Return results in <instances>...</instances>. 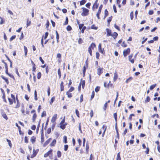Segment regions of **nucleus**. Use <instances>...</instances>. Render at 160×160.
Wrapping results in <instances>:
<instances>
[{
	"mask_svg": "<svg viewBox=\"0 0 160 160\" xmlns=\"http://www.w3.org/2000/svg\"><path fill=\"white\" fill-rule=\"evenodd\" d=\"M55 98L54 97H52L51 100V101H50V103L51 104L55 100Z\"/></svg>",
	"mask_w": 160,
	"mask_h": 160,
	"instance_id": "nucleus-37",
	"label": "nucleus"
},
{
	"mask_svg": "<svg viewBox=\"0 0 160 160\" xmlns=\"http://www.w3.org/2000/svg\"><path fill=\"white\" fill-rule=\"evenodd\" d=\"M113 8L114 12L115 13H116L117 12V10H116V6H115V5H113Z\"/></svg>",
	"mask_w": 160,
	"mask_h": 160,
	"instance_id": "nucleus-56",
	"label": "nucleus"
},
{
	"mask_svg": "<svg viewBox=\"0 0 160 160\" xmlns=\"http://www.w3.org/2000/svg\"><path fill=\"white\" fill-rule=\"evenodd\" d=\"M57 156L58 158H60L61 156V153L60 151H58L57 152Z\"/></svg>",
	"mask_w": 160,
	"mask_h": 160,
	"instance_id": "nucleus-24",
	"label": "nucleus"
},
{
	"mask_svg": "<svg viewBox=\"0 0 160 160\" xmlns=\"http://www.w3.org/2000/svg\"><path fill=\"white\" fill-rule=\"evenodd\" d=\"M150 98L148 96H147V98L145 100V102H148L150 101Z\"/></svg>",
	"mask_w": 160,
	"mask_h": 160,
	"instance_id": "nucleus-45",
	"label": "nucleus"
},
{
	"mask_svg": "<svg viewBox=\"0 0 160 160\" xmlns=\"http://www.w3.org/2000/svg\"><path fill=\"white\" fill-rule=\"evenodd\" d=\"M153 13V12L152 10H149L148 12V14L149 15H152Z\"/></svg>",
	"mask_w": 160,
	"mask_h": 160,
	"instance_id": "nucleus-64",
	"label": "nucleus"
},
{
	"mask_svg": "<svg viewBox=\"0 0 160 160\" xmlns=\"http://www.w3.org/2000/svg\"><path fill=\"white\" fill-rule=\"evenodd\" d=\"M83 100V95L82 94L80 96V102H81Z\"/></svg>",
	"mask_w": 160,
	"mask_h": 160,
	"instance_id": "nucleus-55",
	"label": "nucleus"
},
{
	"mask_svg": "<svg viewBox=\"0 0 160 160\" xmlns=\"http://www.w3.org/2000/svg\"><path fill=\"white\" fill-rule=\"evenodd\" d=\"M58 74L59 77V78H60L61 77V73L60 69V68L58 69Z\"/></svg>",
	"mask_w": 160,
	"mask_h": 160,
	"instance_id": "nucleus-31",
	"label": "nucleus"
},
{
	"mask_svg": "<svg viewBox=\"0 0 160 160\" xmlns=\"http://www.w3.org/2000/svg\"><path fill=\"white\" fill-rule=\"evenodd\" d=\"M82 9L83 12L81 15L83 16H87L88 14L89 10L85 8H82Z\"/></svg>",
	"mask_w": 160,
	"mask_h": 160,
	"instance_id": "nucleus-1",
	"label": "nucleus"
},
{
	"mask_svg": "<svg viewBox=\"0 0 160 160\" xmlns=\"http://www.w3.org/2000/svg\"><path fill=\"white\" fill-rule=\"evenodd\" d=\"M48 32H45V34L44 36H43L42 37L44 38V39H46V38H47L48 36Z\"/></svg>",
	"mask_w": 160,
	"mask_h": 160,
	"instance_id": "nucleus-29",
	"label": "nucleus"
},
{
	"mask_svg": "<svg viewBox=\"0 0 160 160\" xmlns=\"http://www.w3.org/2000/svg\"><path fill=\"white\" fill-rule=\"evenodd\" d=\"M24 139H25V142L26 143H28V139L27 137L26 136H25V137Z\"/></svg>",
	"mask_w": 160,
	"mask_h": 160,
	"instance_id": "nucleus-58",
	"label": "nucleus"
},
{
	"mask_svg": "<svg viewBox=\"0 0 160 160\" xmlns=\"http://www.w3.org/2000/svg\"><path fill=\"white\" fill-rule=\"evenodd\" d=\"M15 38H16V36L15 35L12 36L10 38V41H12Z\"/></svg>",
	"mask_w": 160,
	"mask_h": 160,
	"instance_id": "nucleus-49",
	"label": "nucleus"
},
{
	"mask_svg": "<svg viewBox=\"0 0 160 160\" xmlns=\"http://www.w3.org/2000/svg\"><path fill=\"white\" fill-rule=\"evenodd\" d=\"M61 57V54L60 53H58L57 55V58H60Z\"/></svg>",
	"mask_w": 160,
	"mask_h": 160,
	"instance_id": "nucleus-63",
	"label": "nucleus"
},
{
	"mask_svg": "<svg viewBox=\"0 0 160 160\" xmlns=\"http://www.w3.org/2000/svg\"><path fill=\"white\" fill-rule=\"evenodd\" d=\"M56 39L57 43H58L59 42V35L58 33V32L57 31H56Z\"/></svg>",
	"mask_w": 160,
	"mask_h": 160,
	"instance_id": "nucleus-21",
	"label": "nucleus"
},
{
	"mask_svg": "<svg viewBox=\"0 0 160 160\" xmlns=\"http://www.w3.org/2000/svg\"><path fill=\"white\" fill-rule=\"evenodd\" d=\"M113 117L115 119L116 122V123H117V114L116 113H114Z\"/></svg>",
	"mask_w": 160,
	"mask_h": 160,
	"instance_id": "nucleus-27",
	"label": "nucleus"
},
{
	"mask_svg": "<svg viewBox=\"0 0 160 160\" xmlns=\"http://www.w3.org/2000/svg\"><path fill=\"white\" fill-rule=\"evenodd\" d=\"M64 86H63V82L62 81L60 84V89L61 91H63L64 90Z\"/></svg>",
	"mask_w": 160,
	"mask_h": 160,
	"instance_id": "nucleus-13",
	"label": "nucleus"
},
{
	"mask_svg": "<svg viewBox=\"0 0 160 160\" xmlns=\"http://www.w3.org/2000/svg\"><path fill=\"white\" fill-rule=\"evenodd\" d=\"M98 2V0H97L96 1L95 3H94L93 6V8H95L96 9L98 7V5L97 4Z\"/></svg>",
	"mask_w": 160,
	"mask_h": 160,
	"instance_id": "nucleus-16",
	"label": "nucleus"
},
{
	"mask_svg": "<svg viewBox=\"0 0 160 160\" xmlns=\"http://www.w3.org/2000/svg\"><path fill=\"white\" fill-rule=\"evenodd\" d=\"M100 87L98 86L96 87V88L95 89V91L96 92H98L99 91L100 89Z\"/></svg>",
	"mask_w": 160,
	"mask_h": 160,
	"instance_id": "nucleus-46",
	"label": "nucleus"
},
{
	"mask_svg": "<svg viewBox=\"0 0 160 160\" xmlns=\"http://www.w3.org/2000/svg\"><path fill=\"white\" fill-rule=\"evenodd\" d=\"M71 29L72 28L69 25H68L67 28V29L68 31H70L71 30Z\"/></svg>",
	"mask_w": 160,
	"mask_h": 160,
	"instance_id": "nucleus-54",
	"label": "nucleus"
},
{
	"mask_svg": "<svg viewBox=\"0 0 160 160\" xmlns=\"http://www.w3.org/2000/svg\"><path fill=\"white\" fill-rule=\"evenodd\" d=\"M99 54L98 52H97L96 53V58L97 59L99 58Z\"/></svg>",
	"mask_w": 160,
	"mask_h": 160,
	"instance_id": "nucleus-60",
	"label": "nucleus"
},
{
	"mask_svg": "<svg viewBox=\"0 0 160 160\" xmlns=\"http://www.w3.org/2000/svg\"><path fill=\"white\" fill-rule=\"evenodd\" d=\"M63 142L65 143H67V137L66 136L63 137Z\"/></svg>",
	"mask_w": 160,
	"mask_h": 160,
	"instance_id": "nucleus-34",
	"label": "nucleus"
},
{
	"mask_svg": "<svg viewBox=\"0 0 160 160\" xmlns=\"http://www.w3.org/2000/svg\"><path fill=\"white\" fill-rule=\"evenodd\" d=\"M130 52V49L129 48H127L126 50H125L123 52V54L124 56L125 57L128 55Z\"/></svg>",
	"mask_w": 160,
	"mask_h": 160,
	"instance_id": "nucleus-3",
	"label": "nucleus"
},
{
	"mask_svg": "<svg viewBox=\"0 0 160 160\" xmlns=\"http://www.w3.org/2000/svg\"><path fill=\"white\" fill-rule=\"evenodd\" d=\"M56 142V141L55 139H54L53 140L51 143L50 144V145L51 146H54Z\"/></svg>",
	"mask_w": 160,
	"mask_h": 160,
	"instance_id": "nucleus-15",
	"label": "nucleus"
},
{
	"mask_svg": "<svg viewBox=\"0 0 160 160\" xmlns=\"http://www.w3.org/2000/svg\"><path fill=\"white\" fill-rule=\"evenodd\" d=\"M94 91H93L92 93V95L91 97V99L92 100L94 98Z\"/></svg>",
	"mask_w": 160,
	"mask_h": 160,
	"instance_id": "nucleus-43",
	"label": "nucleus"
},
{
	"mask_svg": "<svg viewBox=\"0 0 160 160\" xmlns=\"http://www.w3.org/2000/svg\"><path fill=\"white\" fill-rule=\"evenodd\" d=\"M74 88L73 87H71L68 91V92H72L74 90Z\"/></svg>",
	"mask_w": 160,
	"mask_h": 160,
	"instance_id": "nucleus-51",
	"label": "nucleus"
},
{
	"mask_svg": "<svg viewBox=\"0 0 160 160\" xmlns=\"http://www.w3.org/2000/svg\"><path fill=\"white\" fill-rule=\"evenodd\" d=\"M132 54H131L128 57V59L129 61L132 63H134V60L133 59H131L132 58Z\"/></svg>",
	"mask_w": 160,
	"mask_h": 160,
	"instance_id": "nucleus-9",
	"label": "nucleus"
},
{
	"mask_svg": "<svg viewBox=\"0 0 160 160\" xmlns=\"http://www.w3.org/2000/svg\"><path fill=\"white\" fill-rule=\"evenodd\" d=\"M98 50L100 52L102 53H103V52H104V49L102 48L101 47V44L99 43L98 47Z\"/></svg>",
	"mask_w": 160,
	"mask_h": 160,
	"instance_id": "nucleus-4",
	"label": "nucleus"
},
{
	"mask_svg": "<svg viewBox=\"0 0 160 160\" xmlns=\"http://www.w3.org/2000/svg\"><path fill=\"white\" fill-rule=\"evenodd\" d=\"M1 78L5 81V82H6L7 84H8L9 83V82L8 79L7 78H5L4 76H3L2 75L1 76Z\"/></svg>",
	"mask_w": 160,
	"mask_h": 160,
	"instance_id": "nucleus-18",
	"label": "nucleus"
},
{
	"mask_svg": "<svg viewBox=\"0 0 160 160\" xmlns=\"http://www.w3.org/2000/svg\"><path fill=\"white\" fill-rule=\"evenodd\" d=\"M24 48L25 52V56L26 57L27 56V54L28 52V49L25 46H24Z\"/></svg>",
	"mask_w": 160,
	"mask_h": 160,
	"instance_id": "nucleus-20",
	"label": "nucleus"
},
{
	"mask_svg": "<svg viewBox=\"0 0 160 160\" xmlns=\"http://www.w3.org/2000/svg\"><path fill=\"white\" fill-rule=\"evenodd\" d=\"M105 16L104 18H105L108 15V12L107 9L105 10Z\"/></svg>",
	"mask_w": 160,
	"mask_h": 160,
	"instance_id": "nucleus-41",
	"label": "nucleus"
},
{
	"mask_svg": "<svg viewBox=\"0 0 160 160\" xmlns=\"http://www.w3.org/2000/svg\"><path fill=\"white\" fill-rule=\"evenodd\" d=\"M81 84L82 85V88H84L85 85V82L84 81H82L81 82Z\"/></svg>",
	"mask_w": 160,
	"mask_h": 160,
	"instance_id": "nucleus-38",
	"label": "nucleus"
},
{
	"mask_svg": "<svg viewBox=\"0 0 160 160\" xmlns=\"http://www.w3.org/2000/svg\"><path fill=\"white\" fill-rule=\"evenodd\" d=\"M96 45L95 43H92L90 46L89 47H91V48L92 49H93V48H94L95 47Z\"/></svg>",
	"mask_w": 160,
	"mask_h": 160,
	"instance_id": "nucleus-25",
	"label": "nucleus"
},
{
	"mask_svg": "<svg viewBox=\"0 0 160 160\" xmlns=\"http://www.w3.org/2000/svg\"><path fill=\"white\" fill-rule=\"evenodd\" d=\"M84 26V24H79V28L80 29H82L83 26Z\"/></svg>",
	"mask_w": 160,
	"mask_h": 160,
	"instance_id": "nucleus-47",
	"label": "nucleus"
},
{
	"mask_svg": "<svg viewBox=\"0 0 160 160\" xmlns=\"http://www.w3.org/2000/svg\"><path fill=\"white\" fill-rule=\"evenodd\" d=\"M7 141L8 142V144L10 147L11 148L12 147V143H11V141L9 140H8V139H6Z\"/></svg>",
	"mask_w": 160,
	"mask_h": 160,
	"instance_id": "nucleus-30",
	"label": "nucleus"
},
{
	"mask_svg": "<svg viewBox=\"0 0 160 160\" xmlns=\"http://www.w3.org/2000/svg\"><path fill=\"white\" fill-rule=\"evenodd\" d=\"M118 75L116 72L114 73V76L113 77V80L114 81H115L118 78Z\"/></svg>",
	"mask_w": 160,
	"mask_h": 160,
	"instance_id": "nucleus-17",
	"label": "nucleus"
},
{
	"mask_svg": "<svg viewBox=\"0 0 160 160\" xmlns=\"http://www.w3.org/2000/svg\"><path fill=\"white\" fill-rule=\"evenodd\" d=\"M2 116L3 117L5 118L6 120H8V118L7 115L5 113H3L2 114Z\"/></svg>",
	"mask_w": 160,
	"mask_h": 160,
	"instance_id": "nucleus-23",
	"label": "nucleus"
},
{
	"mask_svg": "<svg viewBox=\"0 0 160 160\" xmlns=\"http://www.w3.org/2000/svg\"><path fill=\"white\" fill-rule=\"evenodd\" d=\"M118 35V34L117 32H114L113 34H112V35L111 36H112L114 39H115Z\"/></svg>",
	"mask_w": 160,
	"mask_h": 160,
	"instance_id": "nucleus-14",
	"label": "nucleus"
},
{
	"mask_svg": "<svg viewBox=\"0 0 160 160\" xmlns=\"http://www.w3.org/2000/svg\"><path fill=\"white\" fill-rule=\"evenodd\" d=\"M106 128H107V126H106V125H103L102 128V129H103L104 130V131H103V132L102 133V137H103L104 135V134H105V131L106 130Z\"/></svg>",
	"mask_w": 160,
	"mask_h": 160,
	"instance_id": "nucleus-10",
	"label": "nucleus"
},
{
	"mask_svg": "<svg viewBox=\"0 0 160 160\" xmlns=\"http://www.w3.org/2000/svg\"><path fill=\"white\" fill-rule=\"evenodd\" d=\"M86 27L85 26H83L82 30L81 32L82 33H83L84 32V30L86 29Z\"/></svg>",
	"mask_w": 160,
	"mask_h": 160,
	"instance_id": "nucleus-57",
	"label": "nucleus"
},
{
	"mask_svg": "<svg viewBox=\"0 0 160 160\" xmlns=\"http://www.w3.org/2000/svg\"><path fill=\"white\" fill-rule=\"evenodd\" d=\"M57 119V114H54L53 117L52 118V120H51V122L54 123L55 121Z\"/></svg>",
	"mask_w": 160,
	"mask_h": 160,
	"instance_id": "nucleus-7",
	"label": "nucleus"
},
{
	"mask_svg": "<svg viewBox=\"0 0 160 160\" xmlns=\"http://www.w3.org/2000/svg\"><path fill=\"white\" fill-rule=\"evenodd\" d=\"M36 138L34 136H32L31 137L30 141L32 143H34L36 141Z\"/></svg>",
	"mask_w": 160,
	"mask_h": 160,
	"instance_id": "nucleus-12",
	"label": "nucleus"
},
{
	"mask_svg": "<svg viewBox=\"0 0 160 160\" xmlns=\"http://www.w3.org/2000/svg\"><path fill=\"white\" fill-rule=\"evenodd\" d=\"M90 5H91V3H90L89 2V3H87L86 4V6L88 8H89Z\"/></svg>",
	"mask_w": 160,
	"mask_h": 160,
	"instance_id": "nucleus-61",
	"label": "nucleus"
},
{
	"mask_svg": "<svg viewBox=\"0 0 160 160\" xmlns=\"http://www.w3.org/2000/svg\"><path fill=\"white\" fill-rule=\"evenodd\" d=\"M68 19L67 17L66 18V20L63 23L64 25H66L68 24Z\"/></svg>",
	"mask_w": 160,
	"mask_h": 160,
	"instance_id": "nucleus-36",
	"label": "nucleus"
},
{
	"mask_svg": "<svg viewBox=\"0 0 160 160\" xmlns=\"http://www.w3.org/2000/svg\"><path fill=\"white\" fill-rule=\"evenodd\" d=\"M8 99L9 101V102L10 104V105L12 104L13 102V101H14V99H11L9 98H8Z\"/></svg>",
	"mask_w": 160,
	"mask_h": 160,
	"instance_id": "nucleus-26",
	"label": "nucleus"
},
{
	"mask_svg": "<svg viewBox=\"0 0 160 160\" xmlns=\"http://www.w3.org/2000/svg\"><path fill=\"white\" fill-rule=\"evenodd\" d=\"M92 49L91 48V47H89V48H88V52L91 56H92Z\"/></svg>",
	"mask_w": 160,
	"mask_h": 160,
	"instance_id": "nucleus-42",
	"label": "nucleus"
},
{
	"mask_svg": "<svg viewBox=\"0 0 160 160\" xmlns=\"http://www.w3.org/2000/svg\"><path fill=\"white\" fill-rule=\"evenodd\" d=\"M132 79V78L131 77H130L129 78H128V79H127V80L126 81V82L127 83H128Z\"/></svg>",
	"mask_w": 160,
	"mask_h": 160,
	"instance_id": "nucleus-44",
	"label": "nucleus"
},
{
	"mask_svg": "<svg viewBox=\"0 0 160 160\" xmlns=\"http://www.w3.org/2000/svg\"><path fill=\"white\" fill-rule=\"evenodd\" d=\"M37 117V115L35 113H34L32 116V120L33 122H34Z\"/></svg>",
	"mask_w": 160,
	"mask_h": 160,
	"instance_id": "nucleus-19",
	"label": "nucleus"
},
{
	"mask_svg": "<svg viewBox=\"0 0 160 160\" xmlns=\"http://www.w3.org/2000/svg\"><path fill=\"white\" fill-rule=\"evenodd\" d=\"M52 149L50 150L49 151H48L47 153L45 154L44 157L45 158L47 157L49 155L52 154Z\"/></svg>",
	"mask_w": 160,
	"mask_h": 160,
	"instance_id": "nucleus-5",
	"label": "nucleus"
},
{
	"mask_svg": "<svg viewBox=\"0 0 160 160\" xmlns=\"http://www.w3.org/2000/svg\"><path fill=\"white\" fill-rule=\"evenodd\" d=\"M67 95H68V97L69 98H70L72 97V95L71 93H70L69 92H67L66 93Z\"/></svg>",
	"mask_w": 160,
	"mask_h": 160,
	"instance_id": "nucleus-35",
	"label": "nucleus"
},
{
	"mask_svg": "<svg viewBox=\"0 0 160 160\" xmlns=\"http://www.w3.org/2000/svg\"><path fill=\"white\" fill-rule=\"evenodd\" d=\"M107 105H108L107 102H106L105 103V104H104V106L103 108L104 110H106V109L107 108Z\"/></svg>",
	"mask_w": 160,
	"mask_h": 160,
	"instance_id": "nucleus-52",
	"label": "nucleus"
},
{
	"mask_svg": "<svg viewBox=\"0 0 160 160\" xmlns=\"http://www.w3.org/2000/svg\"><path fill=\"white\" fill-rule=\"evenodd\" d=\"M121 158L120 155V152L118 153L116 160H121Z\"/></svg>",
	"mask_w": 160,
	"mask_h": 160,
	"instance_id": "nucleus-32",
	"label": "nucleus"
},
{
	"mask_svg": "<svg viewBox=\"0 0 160 160\" xmlns=\"http://www.w3.org/2000/svg\"><path fill=\"white\" fill-rule=\"evenodd\" d=\"M91 28L92 29H95V30H97L98 29V27L95 26L94 25H92Z\"/></svg>",
	"mask_w": 160,
	"mask_h": 160,
	"instance_id": "nucleus-33",
	"label": "nucleus"
},
{
	"mask_svg": "<svg viewBox=\"0 0 160 160\" xmlns=\"http://www.w3.org/2000/svg\"><path fill=\"white\" fill-rule=\"evenodd\" d=\"M75 112H76V113L77 116L78 117H79V112L78 111V110L76 109V111H75Z\"/></svg>",
	"mask_w": 160,
	"mask_h": 160,
	"instance_id": "nucleus-59",
	"label": "nucleus"
},
{
	"mask_svg": "<svg viewBox=\"0 0 160 160\" xmlns=\"http://www.w3.org/2000/svg\"><path fill=\"white\" fill-rule=\"evenodd\" d=\"M102 7V5H101L99 7V9L98 10V12H97L96 16L98 18V19H99L100 17H99V15L101 13V9Z\"/></svg>",
	"mask_w": 160,
	"mask_h": 160,
	"instance_id": "nucleus-2",
	"label": "nucleus"
},
{
	"mask_svg": "<svg viewBox=\"0 0 160 160\" xmlns=\"http://www.w3.org/2000/svg\"><path fill=\"white\" fill-rule=\"evenodd\" d=\"M133 13L132 12H131L130 13V18L131 20H132L133 18Z\"/></svg>",
	"mask_w": 160,
	"mask_h": 160,
	"instance_id": "nucleus-50",
	"label": "nucleus"
},
{
	"mask_svg": "<svg viewBox=\"0 0 160 160\" xmlns=\"http://www.w3.org/2000/svg\"><path fill=\"white\" fill-rule=\"evenodd\" d=\"M86 2V1L85 0H82L80 2V5H83Z\"/></svg>",
	"mask_w": 160,
	"mask_h": 160,
	"instance_id": "nucleus-39",
	"label": "nucleus"
},
{
	"mask_svg": "<svg viewBox=\"0 0 160 160\" xmlns=\"http://www.w3.org/2000/svg\"><path fill=\"white\" fill-rule=\"evenodd\" d=\"M65 116H64V118H63V119H62V120L61 122L60 123V124H63V123H66L65 122Z\"/></svg>",
	"mask_w": 160,
	"mask_h": 160,
	"instance_id": "nucleus-48",
	"label": "nucleus"
},
{
	"mask_svg": "<svg viewBox=\"0 0 160 160\" xmlns=\"http://www.w3.org/2000/svg\"><path fill=\"white\" fill-rule=\"evenodd\" d=\"M156 84H153L150 87V90H152L156 86Z\"/></svg>",
	"mask_w": 160,
	"mask_h": 160,
	"instance_id": "nucleus-28",
	"label": "nucleus"
},
{
	"mask_svg": "<svg viewBox=\"0 0 160 160\" xmlns=\"http://www.w3.org/2000/svg\"><path fill=\"white\" fill-rule=\"evenodd\" d=\"M103 69V68H99L98 69L97 73L99 75H100L102 72Z\"/></svg>",
	"mask_w": 160,
	"mask_h": 160,
	"instance_id": "nucleus-8",
	"label": "nucleus"
},
{
	"mask_svg": "<svg viewBox=\"0 0 160 160\" xmlns=\"http://www.w3.org/2000/svg\"><path fill=\"white\" fill-rule=\"evenodd\" d=\"M32 154L35 155V156L37 154V152H36V151L35 149L33 150Z\"/></svg>",
	"mask_w": 160,
	"mask_h": 160,
	"instance_id": "nucleus-62",
	"label": "nucleus"
},
{
	"mask_svg": "<svg viewBox=\"0 0 160 160\" xmlns=\"http://www.w3.org/2000/svg\"><path fill=\"white\" fill-rule=\"evenodd\" d=\"M107 32V36H111L112 35L111 31L109 29L107 28L106 29Z\"/></svg>",
	"mask_w": 160,
	"mask_h": 160,
	"instance_id": "nucleus-6",
	"label": "nucleus"
},
{
	"mask_svg": "<svg viewBox=\"0 0 160 160\" xmlns=\"http://www.w3.org/2000/svg\"><path fill=\"white\" fill-rule=\"evenodd\" d=\"M51 138H50L47 140L45 142L44 144L45 145H48L50 142L51 140Z\"/></svg>",
	"mask_w": 160,
	"mask_h": 160,
	"instance_id": "nucleus-22",
	"label": "nucleus"
},
{
	"mask_svg": "<svg viewBox=\"0 0 160 160\" xmlns=\"http://www.w3.org/2000/svg\"><path fill=\"white\" fill-rule=\"evenodd\" d=\"M68 148V145H65L64 146V150L65 151H66L67 150Z\"/></svg>",
	"mask_w": 160,
	"mask_h": 160,
	"instance_id": "nucleus-53",
	"label": "nucleus"
},
{
	"mask_svg": "<svg viewBox=\"0 0 160 160\" xmlns=\"http://www.w3.org/2000/svg\"><path fill=\"white\" fill-rule=\"evenodd\" d=\"M41 76V73L40 72H39L37 74V78L38 79L40 78Z\"/></svg>",
	"mask_w": 160,
	"mask_h": 160,
	"instance_id": "nucleus-40",
	"label": "nucleus"
},
{
	"mask_svg": "<svg viewBox=\"0 0 160 160\" xmlns=\"http://www.w3.org/2000/svg\"><path fill=\"white\" fill-rule=\"evenodd\" d=\"M67 124L66 123H63L62 124H60V127L62 129H64L65 128L66 126L67 125Z\"/></svg>",
	"mask_w": 160,
	"mask_h": 160,
	"instance_id": "nucleus-11",
	"label": "nucleus"
}]
</instances>
